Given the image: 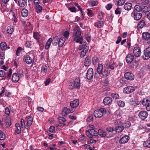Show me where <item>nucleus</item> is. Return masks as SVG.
<instances>
[{
	"label": "nucleus",
	"instance_id": "obj_1",
	"mask_svg": "<svg viewBox=\"0 0 150 150\" xmlns=\"http://www.w3.org/2000/svg\"><path fill=\"white\" fill-rule=\"evenodd\" d=\"M81 31L78 25H76L73 30V36H74V40L77 43L81 44L83 40V38L81 36Z\"/></svg>",
	"mask_w": 150,
	"mask_h": 150
},
{
	"label": "nucleus",
	"instance_id": "obj_2",
	"mask_svg": "<svg viewBox=\"0 0 150 150\" xmlns=\"http://www.w3.org/2000/svg\"><path fill=\"white\" fill-rule=\"evenodd\" d=\"M106 111L105 108H100L99 110H96L94 112V115L96 117H101L104 114H106Z\"/></svg>",
	"mask_w": 150,
	"mask_h": 150
},
{
	"label": "nucleus",
	"instance_id": "obj_3",
	"mask_svg": "<svg viewBox=\"0 0 150 150\" xmlns=\"http://www.w3.org/2000/svg\"><path fill=\"white\" fill-rule=\"evenodd\" d=\"M80 79L79 78H76L74 81V84L72 83H70L69 85V88L72 89L73 88H79L80 87Z\"/></svg>",
	"mask_w": 150,
	"mask_h": 150
},
{
	"label": "nucleus",
	"instance_id": "obj_4",
	"mask_svg": "<svg viewBox=\"0 0 150 150\" xmlns=\"http://www.w3.org/2000/svg\"><path fill=\"white\" fill-rule=\"evenodd\" d=\"M86 134L90 138H94V137L98 135V132L94 129H90L86 131Z\"/></svg>",
	"mask_w": 150,
	"mask_h": 150
},
{
	"label": "nucleus",
	"instance_id": "obj_5",
	"mask_svg": "<svg viewBox=\"0 0 150 150\" xmlns=\"http://www.w3.org/2000/svg\"><path fill=\"white\" fill-rule=\"evenodd\" d=\"M131 16L134 20L138 21L142 18V14L141 13L137 12V11H134L131 13Z\"/></svg>",
	"mask_w": 150,
	"mask_h": 150
},
{
	"label": "nucleus",
	"instance_id": "obj_6",
	"mask_svg": "<svg viewBox=\"0 0 150 150\" xmlns=\"http://www.w3.org/2000/svg\"><path fill=\"white\" fill-rule=\"evenodd\" d=\"M135 90V88L132 86H128L123 89V92L126 94L131 93Z\"/></svg>",
	"mask_w": 150,
	"mask_h": 150
},
{
	"label": "nucleus",
	"instance_id": "obj_7",
	"mask_svg": "<svg viewBox=\"0 0 150 150\" xmlns=\"http://www.w3.org/2000/svg\"><path fill=\"white\" fill-rule=\"evenodd\" d=\"M143 58L144 60H147L150 58V47L144 50Z\"/></svg>",
	"mask_w": 150,
	"mask_h": 150
},
{
	"label": "nucleus",
	"instance_id": "obj_8",
	"mask_svg": "<svg viewBox=\"0 0 150 150\" xmlns=\"http://www.w3.org/2000/svg\"><path fill=\"white\" fill-rule=\"evenodd\" d=\"M93 76V69L92 68H89L87 70L86 74L87 78L88 80L92 79Z\"/></svg>",
	"mask_w": 150,
	"mask_h": 150
},
{
	"label": "nucleus",
	"instance_id": "obj_9",
	"mask_svg": "<svg viewBox=\"0 0 150 150\" xmlns=\"http://www.w3.org/2000/svg\"><path fill=\"white\" fill-rule=\"evenodd\" d=\"M23 61L28 64H30L33 61V59L28 55L24 56Z\"/></svg>",
	"mask_w": 150,
	"mask_h": 150
},
{
	"label": "nucleus",
	"instance_id": "obj_10",
	"mask_svg": "<svg viewBox=\"0 0 150 150\" xmlns=\"http://www.w3.org/2000/svg\"><path fill=\"white\" fill-rule=\"evenodd\" d=\"M133 52L135 57H138L141 55V50L139 47H135L133 50Z\"/></svg>",
	"mask_w": 150,
	"mask_h": 150
},
{
	"label": "nucleus",
	"instance_id": "obj_11",
	"mask_svg": "<svg viewBox=\"0 0 150 150\" xmlns=\"http://www.w3.org/2000/svg\"><path fill=\"white\" fill-rule=\"evenodd\" d=\"M91 57L90 56H88L85 59L84 64L85 67H89L91 64Z\"/></svg>",
	"mask_w": 150,
	"mask_h": 150
},
{
	"label": "nucleus",
	"instance_id": "obj_12",
	"mask_svg": "<svg viewBox=\"0 0 150 150\" xmlns=\"http://www.w3.org/2000/svg\"><path fill=\"white\" fill-rule=\"evenodd\" d=\"M125 77L126 79L129 80H133L134 78V75L132 73L129 72H126L125 74Z\"/></svg>",
	"mask_w": 150,
	"mask_h": 150
},
{
	"label": "nucleus",
	"instance_id": "obj_13",
	"mask_svg": "<svg viewBox=\"0 0 150 150\" xmlns=\"http://www.w3.org/2000/svg\"><path fill=\"white\" fill-rule=\"evenodd\" d=\"M134 56L131 54H128L126 57V60L127 63H131L134 59Z\"/></svg>",
	"mask_w": 150,
	"mask_h": 150
},
{
	"label": "nucleus",
	"instance_id": "obj_14",
	"mask_svg": "<svg viewBox=\"0 0 150 150\" xmlns=\"http://www.w3.org/2000/svg\"><path fill=\"white\" fill-rule=\"evenodd\" d=\"M125 79L124 78H122L117 80L116 82V85L118 86H121L126 83Z\"/></svg>",
	"mask_w": 150,
	"mask_h": 150
},
{
	"label": "nucleus",
	"instance_id": "obj_15",
	"mask_svg": "<svg viewBox=\"0 0 150 150\" xmlns=\"http://www.w3.org/2000/svg\"><path fill=\"white\" fill-rule=\"evenodd\" d=\"M16 128L14 134L16 135L20 134L21 133V128L18 122H17L15 125Z\"/></svg>",
	"mask_w": 150,
	"mask_h": 150
},
{
	"label": "nucleus",
	"instance_id": "obj_16",
	"mask_svg": "<svg viewBox=\"0 0 150 150\" xmlns=\"http://www.w3.org/2000/svg\"><path fill=\"white\" fill-rule=\"evenodd\" d=\"M112 101V98L109 97H106L104 98L103 103L105 105H108L110 104Z\"/></svg>",
	"mask_w": 150,
	"mask_h": 150
},
{
	"label": "nucleus",
	"instance_id": "obj_17",
	"mask_svg": "<svg viewBox=\"0 0 150 150\" xmlns=\"http://www.w3.org/2000/svg\"><path fill=\"white\" fill-rule=\"evenodd\" d=\"M73 111H74V110H72V112ZM71 112L69 108L65 107L63 109L62 112V114L64 116H66Z\"/></svg>",
	"mask_w": 150,
	"mask_h": 150
},
{
	"label": "nucleus",
	"instance_id": "obj_18",
	"mask_svg": "<svg viewBox=\"0 0 150 150\" xmlns=\"http://www.w3.org/2000/svg\"><path fill=\"white\" fill-rule=\"evenodd\" d=\"M147 112L145 111L140 112L139 114V117L142 120L145 119L147 117Z\"/></svg>",
	"mask_w": 150,
	"mask_h": 150
},
{
	"label": "nucleus",
	"instance_id": "obj_19",
	"mask_svg": "<svg viewBox=\"0 0 150 150\" xmlns=\"http://www.w3.org/2000/svg\"><path fill=\"white\" fill-rule=\"evenodd\" d=\"M129 137L126 135L122 137L119 141V142L120 144H125L128 142L129 139Z\"/></svg>",
	"mask_w": 150,
	"mask_h": 150
},
{
	"label": "nucleus",
	"instance_id": "obj_20",
	"mask_svg": "<svg viewBox=\"0 0 150 150\" xmlns=\"http://www.w3.org/2000/svg\"><path fill=\"white\" fill-rule=\"evenodd\" d=\"M0 48L2 50H5L7 49H10V47H7L6 43L4 42H2L0 44Z\"/></svg>",
	"mask_w": 150,
	"mask_h": 150
},
{
	"label": "nucleus",
	"instance_id": "obj_21",
	"mask_svg": "<svg viewBox=\"0 0 150 150\" xmlns=\"http://www.w3.org/2000/svg\"><path fill=\"white\" fill-rule=\"evenodd\" d=\"M79 104V100L78 99H76L71 102L70 105L72 108H74L77 107Z\"/></svg>",
	"mask_w": 150,
	"mask_h": 150
},
{
	"label": "nucleus",
	"instance_id": "obj_22",
	"mask_svg": "<svg viewBox=\"0 0 150 150\" xmlns=\"http://www.w3.org/2000/svg\"><path fill=\"white\" fill-rule=\"evenodd\" d=\"M20 79V77L18 76L17 74L16 73L13 74L12 77V80L13 81L16 83L18 82Z\"/></svg>",
	"mask_w": 150,
	"mask_h": 150
},
{
	"label": "nucleus",
	"instance_id": "obj_23",
	"mask_svg": "<svg viewBox=\"0 0 150 150\" xmlns=\"http://www.w3.org/2000/svg\"><path fill=\"white\" fill-rule=\"evenodd\" d=\"M103 66L101 64H99L96 69L97 73L99 74H101L103 71Z\"/></svg>",
	"mask_w": 150,
	"mask_h": 150
},
{
	"label": "nucleus",
	"instance_id": "obj_24",
	"mask_svg": "<svg viewBox=\"0 0 150 150\" xmlns=\"http://www.w3.org/2000/svg\"><path fill=\"white\" fill-rule=\"evenodd\" d=\"M65 39L64 37H61L58 40V45L59 47H61L64 44L65 41Z\"/></svg>",
	"mask_w": 150,
	"mask_h": 150
},
{
	"label": "nucleus",
	"instance_id": "obj_25",
	"mask_svg": "<svg viewBox=\"0 0 150 150\" xmlns=\"http://www.w3.org/2000/svg\"><path fill=\"white\" fill-rule=\"evenodd\" d=\"M146 25L144 21L141 20L137 25V27L138 29H142Z\"/></svg>",
	"mask_w": 150,
	"mask_h": 150
},
{
	"label": "nucleus",
	"instance_id": "obj_26",
	"mask_svg": "<svg viewBox=\"0 0 150 150\" xmlns=\"http://www.w3.org/2000/svg\"><path fill=\"white\" fill-rule=\"evenodd\" d=\"M52 41V38H50L47 40L45 47V48L46 50H48L49 49Z\"/></svg>",
	"mask_w": 150,
	"mask_h": 150
},
{
	"label": "nucleus",
	"instance_id": "obj_27",
	"mask_svg": "<svg viewBox=\"0 0 150 150\" xmlns=\"http://www.w3.org/2000/svg\"><path fill=\"white\" fill-rule=\"evenodd\" d=\"M142 37L145 40H148L150 38V34L148 32L143 33Z\"/></svg>",
	"mask_w": 150,
	"mask_h": 150
},
{
	"label": "nucleus",
	"instance_id": "obj_28",
	"mask_svg": "<svg viewBox=\"0 0 150 150\" xmlns=\"http://www.w3.org/2000/svg\"><path fill=\"white\" fill-rule=\"evenodd\" d=\"M110 71L108 69H106L103 71L101 74H102L104 76H107L110 74Z\"/></svg>",
	"mask_w": 150,
	"mask_h": 150
},
{
	"label": "nucleus",
	"instance_id": "obj_29",
	"mask_svg": "<svg viewBox=\"0 0 150 150\" xmlns=\"http://www.w3.org/2000/svg\"><path fill=\"white\" fill-rule=\"evenodd\" d=\"M21 14L23 17H26L28 14V10L26 8H23L22 10Z\"/></svg>",
	"mask_w": 150,
	"mask_h": 150
},
{
	"label": "nucleus",
	"instance_id": "obj_30",
	"mask_svg": "<svg viewBox=\"0 0 150 150\" xmlns=\"http://www.w3.org/2000/svg\"><path fill=\"white\" fill-rule=\"evenodd\" d=\"M132 7V4L131 3H126L124 5L125 9L127 10H130Z\"/></svg>",
	"mask_w": 150,
	"mask_h": 150
},
{
	"label": "nucleus",
	"instance_id": "obj_31",
	"mask_svg": "<svg viewBox=\"0 0 150 150\" xmlns=\"http://www.w3.org/2000/svg\"><path fill=\"white\" fill-rule=\"evenodd\" d=\"M124 127L123 126H118L115 127V131L117 132H121L124 129Z\"/></svg>",
	"mask_w": 150,
	"mask_h": 150
},
{
	"label": "nucleus",
	"instance_id": "obj_32",
	"mask_svg": "<svg viewBox=\"0 0 150 150\" xmlns=\"http://www.w3.org/2000/svg\"><path fill=\"white\" fill-rule=\"evenodd\" d=\"M98 135L99 134L102 137H105L106 135V133L105 131L101 129H99L98 131Z\"/></svg>",
	"mask_w": 150,
	"mask_h": 150
},
{
	"label": "nucleus",
	"instance_id": "obj_33",
	"mask_svg": "<svg viewBox=\"0 0 150 150\" xmlns=\"http://www.w3.org/2000/svg\"><path fill=\"white\" fill-rule=\"evenodd\" d=\"M99 62V59L96 57H94L92 58V63L94 65H96Z\"/></svg>",
	"mask_w": 150,
	"mask_h": 150
},
{
	"label": "nucleus",
	"instance_id": "obj_34",
	"mask_svg": "<svg viewBox=\"0 0 150 150\" xmlns=\"http://www.w3.org/2000/svg\"><path fill=\"white\" fill-rule=\"evenodd\" d=\"M35 9L36 12L38 13H41L42 11V6L39 5H36Z\"/></svg>",
	"mask_w": 150,
	"mask_h": 150
},
{
	"label": "nucleus",
	"instance_id": "obj_35",
	"mask_svg": "<svg viewBox=\"0 0 150 150\" xmlns=\"http://www.w3.org/2000/svg\"><path fill=\"white\" fill-rule=\"evenodd\" d=\"M104 24V22L102 21H99L98 22L95 23L94 25L96 26L98 28H100L103 26Z\"/></svg>",
	"mask_w": 150,
	"mask_h": 150
},
{
	"label": "nucleus",
	"instance_id": "obj_36",
	"mask_svg": "<svg viewBox=\"0 0 150 150\" xmlns=\"http://www.w3.org/2000/svg\"><path fill=\"white\" fill-rule=\"evenodd\" d=\"M58 39L57 37L54 38L53 39H52V44L54 46L57 45L58 44Z\"/></svg>",
	"mask_w": 150,
	"mask_h": 150
},
{
	"label": "nucleus",
	"instance_id": "obj_37",
	"mask_svg": "<svg viewBox=\"0 0 150 150\" xmlns=\"http://www.w3.org/2000/svg\"><path fill=\"white\" fill-rule=\"evenodd\" d=\"M6 138L5 134L1 131L0 130V140H4Z\"/></svg>",
	"mask_w": 150,
	"mask_h": 150
},
{
	"label": "nucleus",
	"instance_id": "obj_38",
	"mask_svg": "<svg viewBox=\"0 0 150 150\" xmlns=\"http://www.w3.org/2000/svg\"><path fill=\"white\" fill-rule=\"evenodd\" d=\"M14 29L12 26H8L7 28V32L8 33L11 34L14 31Z\"/></svg>",
	"mask_w": 150,
	"mask_h": 150
},
{
	"label": "nucleus",
	"instance_id": "obj_39",
	"mask_svg": "<svg viewBox=\"0 0 150 150\" xmlns=\"http://www.w3.org/2000/svg\"><path fill=\"white\" fill-rule=\"evenodd\" d=\"M18 4L21 7H23L25 5V0H19Z\"/></svg>",
	"mask_w": 150,
	"mask_h": 150
},
{
	"label": "nucleus",
	"instance_id": "obj_40",
	"mask_svg": "<svg viewBox=\"0 0 150 150\" xmlns=\"http://www.w3.org/2000/svg\"><path fill=\"white\" fill-rule=\"evenodd\" d=\"M134 8L137 12H139L142 11V7L139 5H136L134 6Z\"/></svg>",
	"mask_w": 150,
	"mask_h": 150
},
{
	"label": "nucleus",
	"instance_id": "obj_41",
	"mask_svg": "<svg viewBox=\"0 0 150 150\" xmlns=\"http://www.w3.org/2000/svg\"><path fill=\"white\" fill-rule=\"evenodd\" d=\"M138 65V63L135 60L133 61V62L131 64L130 67L133 68L137 67Z\"/></svg>",
	"mask_w": 150,
	"mask_h": 150
},
{
	"label": "nucleus",
	"instance_id": "obj_42",
	"mask_svg": "<svg viewBox=\"0 0 150 150\" xmlns=\"http://www.w3.org/2000/svg\"><path fill=\"white\" fill-rule=\"evenodd\" d=\"M144 146L146 147L150 148V140H148L145 141L144 144Z\"/></svg>",
	"mask_w": 150,
	"mask_h": 150
},
{
	"label": "nucleus",
	"instance_id": "obj_43",
	"mask_svg": "<svg viewBox=\"0 0 150 150\" xmlns=\"http://www.w3.org/2000/svg\"><path fill=\"white\" fill-rule=\"evenodd\" d=\"M33 34V37L35 39L38 40H38L40 38V36L38 33V32H34Z\"/></svg>",
	"mask_w": 150,
	"mask_h": 150
},
{
	"label": "nucleus",
	"instance_id": "obj_44",
	"mask_svg": "<svg viewBox=\"0 0 150 150\" xmlns=\"http://www.w3.org/2000/svg\"><path fill=\"white\" fill-rule=\"evenodd\" d=\"M3 121L5 122H11V119L9 117H7L6 116H4L3 117Z\"/></svg>",
	"mask_w": 150,
	"mask_h": 150
},
{
	"label": "nucleus",
	"instance_id": "obj_45",
	"mask_svg": "<svg viewBox=\"0 0 150 150\" xmlns=\"http://www.w3.org/2000/svg\"><path fill=\"white\" fill-rule=\"evenodd\" d=\"M111 96L113 99H118L119 97V95L116 93H111Z\"/></svg>",
	"mask_w": 150,
	"mask_h": 150
},
{
	"label": "nucleus",
	"instance_id": "obj_46",
	"mask_svg": "<svg viewBox=\"0 0 150 150\" xmlns=\"http://www.w3.org/2000/svg\"><path fill=\"white\" fill-rule=\"evenodd\" d=\"M65 126H66V124L64 122H60L59 123L57 124L55 126L56 127L61 128Z\"/></svg>",
	"mask_w": 150,
	"mask_h": 150
},
{
	"label": "nucleus",
	"instance_id": "obj_47",
	"mask_svg": "<svg viewBox=\"0 0 150 150\" xmlns=\"http://www.w3.org/2000/svg\"><path fill=\"white\" fill-rule=\"evenodd\" d=\"M117 103L119 106L121 107H124L125 105L124 102L121 100H120L117 102Z\"/></svg>",
	"mask_w": 150,
	"mask_h": 150
},
{
	"label": "nucleus",
	"instance_id": "obj_48",
	"mask_svg": "<svg viewBox=\"0 0 150 150\" xmlns=\"http://www.w3.org/2000/svg\"><path fill=\"white\" fill-rule=\"evenodd\" d=\"M89 3L92 6H93L97 5L98 2L96 1H90Z\"/></svg>",
	"mask_w": 150,
	"mask_h": 150
},
{
	"label": "nucleus",
	"instance_id": "obj_49",
	"mask_svg": "<svg viewBox=\"0 0 150 150\" xmlns=\"http://www.w3.org/2000/svg\"><path fill=\"white\" fill-rule=\"evenodd\" d=\"M125 1V0H119L117 2V4L119 6L123 5Z\"/></svg>",
	"mask_w": 150,
	"mask_h": 150
},
{
	"label": "nucleus",
	"instance_id": "obj_50",
	"mask_svg": "<svg viewBox=\"0 0 150 150\" xmlns=\"http://www.w3.org/2000/svg\"><path fill=\"white\" fill-rule=\"evenodd\" d=\"M22 49V48L21 47H18L17 48L16 53V55L17 56L20 55V53L21 52Z\"/></svg>",
	"mask_w": 150,
	"mask_h": 150
},
{
	"label": "nucleus",
	"instance_id": "obj_51",
	"mask_svg": "<svg viewBox=\"0 0 150 150\" xmlns=\"http://www.w3.org/2000/svg\"><path fill=\"white\" fill-rule=\"evenodd\" d=\"M64 38L65 40L67 39H68L69 36V32L67 31H66L64 32Z\"/></svg>",
	"mask_w": 150,
	"mask_h": 150
},
{
	"label": "nucleus",
	"instance_id": "obj_52",
	"mask_svg": "<svg viewBox=\"0 0 150 150\" xmlns=\"http://www.w3.org/2000/svg\"><path fill=\"white\" fill-rule=\"evenodd\" d=\"M23 71L22 69L20 70L18 72L17 74L19 77H22L23 76Z\"/></svg>",
	"mask_w": 150,
	"mask_h": 150
},
{
	"label": "nucleus",
	"instance_id": "obj_53",
	"mask_svg": "<svg viewBox=\"0 0 150 150\" xmlns=\"http://www.w3.org/2000/svg\"><path fill=\"white\" fill-rule=\"evenodd\" d=\"M104 15V13H103L101 12H99L98 14V17L101 20L103 18Z\"/></svg>",
	"mask_w": 150,
	"mask_h": 150
},
{
	"label": "nucleus",
	"instance_id": "obj_54",
	"mask_svg": "<svg viewBox=\"0 0 150 150\" xmlns=\"http://www.w3.org/2000/svg\"><path fill=\"white\" fill-rule=\"evenodd\" d=\"M87 10L88 11V16H93V14L92 11L91 10H90L89 9H88Z\"/></svg>",
	"mask_w": 150,
	"mask_h": 150
},
{
	"label": "nucleus",
	"instance_id": "obj_55",
	"mask_svg": "<svg viewBox=\"0 0 150 150\" xmlns=\"http://www.w3.org/2000/svg\"><path fill=\"white\" fill-rule=\"evenodd\" d=\"M55 127L54 126H51L50 127L49 129V131L51 132H53L55 131Z\"/></svg>",
	"mask_w": 150,
	"mask_h": 150
},
{
	"label": "nucleus",
	"instance_id": "obj_56",
	"mask_svg": "<svg viewBox=\"0 0 150 150\" xmlns=\"http://www.w3.org/2000/svg\"><path fill=\"white\" fill-rule=\"evenodd\" d=\"M59 121L60 122H65L66 121V119L63 117H60L58 118Z\"/></svg>",
	"mask_w": 150,
	"mask_h": 150
},
{
	"label": "nucleus",
	"instance_id": "obj_57",
	"mask_svg": "<svg viewBox=\"0 0 150 150\" xmlns=\"http://www.w3.org/2000/svg\"><path fill=\"white\" fill-rule=\"evenodd\" d=\"M121 8H117L115 10V13L116 14H120L121 13Z\"/></svg>",
	"mask_w": 150,
	"mask_h": 150
},
{
	"label": "nucleus",
	"instance_id": "obj_58",
	"mask_svg": "<svg viewBox=\"0 0 150 150\" xmlns=\"http://www.w3.org/2000/svg\"><path fill=\"white\" fill-rule=\"evenodd\" d=\"M0 56L1 58L2 59H4L5 58L4 53L2 52H0Z\"/></svg>",
	"mask_w": 150,
	"mask_h": 150
},
{
	"label": "nucleus",
	"instance_id": "obj_59",
	"mask_svg": "<svg viewBox=\"0 0 150 150\" xmlns=\"http://www.w3.org/2000/svg\"><path fill=\"white\" fill-rule=\"evenodd\" d=\"M5 111L6 113L8 116L10 113V111L9 108L8 107L6 108H5Z\"/></svg>",
	"mask_w": 150,
	"mask_h": 150
},
{
	"label": "nucleus",
	"instance_id": "obj_60",
	"mask_svg": "<svg viewBox=\"0 0 150 150\" xmlns=\"http://www.w3.org/2000/svg\"><path fill=\"white\" fill-rule=\"evenodd\" d=\"M112 5L111 4H108L105 6L106 8L108 10H110L112 8Z\"/></svg>",
	"mask_w": 150,
	"mask_h": 150
},
{
	"label": "nucleus",
	"instance_id": "obj_61",
	"mask_svg": "<svg viewBox=\"0 0 150 150\" xmlns=\"http://www.w3.org/2000/svg\"><path fill=\"white\" fill-rule=\"evenodd\" d=\"M25 45L26 47L28 48H29L31 47V44L30 42L28 41L26 42H25Z\"/></svg>",
	"mask_w": 150,
	"mask_h": 150
},
{
	"label": "nucleus",
	"instance_id": "obj_62",
	"mask_svg": "<svg viewBox=\"0 0 150 150\" xmlns=\"http://www.w3.org/2000/svg\"><path fill=\"white\" fill-rule=\"evenodd\" d=\"M142 7V11L143 12H146L148 11V8L146 6H143Z\"/></svg>",
	"mask_w": 150,
	"mask_h": 150
},
{
	"label": "nucleus",
	"instance_id": "obj_63",
	"mask_svg": "<svg viewBox=\"0 0 150 150\" xmlns=\"http://www.w3.org/2000/svg\"><path fill=\"white\" fill-rule=\"evenodd\" d=\"M93 121V117L92 116H90L88 117L86 122H92Z\"/></svg>",
	"mask_w": 150,
	"mask_h": 150
},
{
	"label": "nucleus",
	"instance_id": "obj_64",
	"mask_svg": "<svg viewBox=\"0 0 150 150\" xmlns=\"http://www.w3.org/2000/svg\"><path fill=\"white\" fill-rule=\"evenodd\" d=\"M87 53L84 51L83 50L81 53L80 57H83Z\"/></svg>",
	"mask_w": 150,
	"mask_h": 150
}]
</instances>
